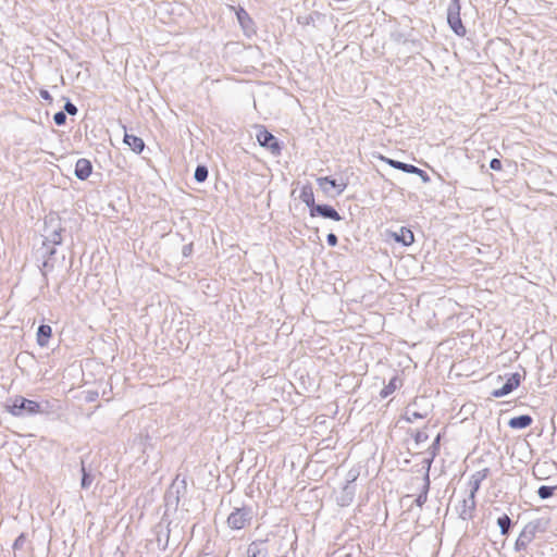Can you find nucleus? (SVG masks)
Here are the masks:
<instances>
[{"label": "nucleus", "mask_w": 557, "mask_h": 557, "mask_svg": "<svg viewBox=\"0 0 557 557\" xmlns=\"http://www.w3.org/2000/svg\"><path fill=\"white\" fill-rule=\"evenodd\" d=\"M355 496V487L350 484H346L341 494L336 497L337 503L341 506H348Z\"/></svg>", "instance_id": "nucleus-12"}, {"label": "nucleus", "mask_w": 557, "mask_h": 557, "mask_svg": "<svg viewBox=\"0 0 557 557\" xmlns=\"http://www.w3.org/2000/svg\"><path fill=\"white\" fill-rule=\"evenodd\" d=\"M429 487H430V480H429V473L426 472V474L423 478L422 491L416 498L417 506L422 507L425 504V502L428 499Z\"/></svg>", "instance_id": "nucleus-20"}, {"label": "nucleus", "mask_w": 557, "mask_h": 557, "mask_svg": "<svg viewBox=\"0 0 557 557\" xmlns=\"http://www.w3.org/2000/svg\"><path fill=\"white\" fill-rule=\"evenodd\" d=\"M556 94H557V91H556Z\"/></svg>", "instance_id": "nucleus-37"}, {"label": "nucleus", "mask_w": 557, "mask_h": 557, "mask_svg": "<svg viewBox=\"0 0 557 557\" xmlns=\"http://www.w3.org/2000/svg\"><path fill=\"white\" fill-rule=\"evenodd\" d=\"M460 1L451 0L447 8V22L451 30L459 37H463L467 33L466 27L462 25L460 18Z\"/></svg>", "instance_id": "nucleus-2"}, {"label": "nucleus", "mask_w": 557, "mask_h": 557, "mask_svg": "<svg viewBox=\"0 0 557 557\" xmlns=\"http://www.w3.org/2000/svg\"><path fill=\"white\" fill-rule=\"evenodd\" d=\"M53 121L57 125H63L66 121V115L64 112H57L53 116Z\"/></svg>", "instance_id": "nucleus-27"}, {"label": "nucleus", "mask_w": 557, "mask_h": 557, "mask_svg": "<svg viewBox=\"0 0 557 557\" xmlns=\"http://www.w3.org/2000/svg\"><path fill=\"white\" fill-rule=\"evenodd\" d=\"M520 384V374L512 373L509 377H507L506 383L500 387L493 392L494 397H504L510 394L515 388H517Z\"/></svg>", "instance_id": "nucleus-6"}, {"label": "nucleus", "mask_w": 557, "mask_h": 557, "mask_svg": "<svg viewBox=\"0 0 557 557\" xmlns=\"http://www.w3.org/2000/svg\"><path fill=\"white\" fill-rule=\"evenodd\" d=\"M38 411L39 405L36 401L23 397L15 398L12 406H10V412L14 416H21L23 412L36 413Z\"/></svg>", "instance_id": "nucleus-4"}, {"label": "nucleus", "mask_w": 557, "mask_h": 557, "mask_svg": "<svg viewBox=\"0 0 557 557\" xmlns=\"http://www.w3.org/2000/svg\"><path fill=\"white\" fill-rule=\"evenodd\" d=\"M91 170L92 166L89 160L84 158L77 160L75 164V175L78 180L84 181L88 178L91 174Z\"/></svg>", "instance_id": "nucleus-9"}, {"label": "nucleus", "mask_w": 557, "mask_h": 557, "mask_svg": "<svg viewBox=\"0 0 557 557\" xmlns=\"http://www.w3.org/2000/svg\"><path fill=\"white\" fill-rule=\"evenodd\" d=\"M83 478H82V487L88 488L92 483V478L86 472L85 468L82 467Z\"/></svg>", "instance_id": "nucleus-26"}, {"label": "nucleus", "mask_w": 557, "mask_h": 557, "mask_svg": "<svg viewBox=\"0 0 557 557\" xmlns=\"http://www.w3.org/2000/svg\"><path fill=\"white\" fill-rule=\"evenodd\" d=\"M326 240H327V244H329L330 246H336V244H337V237H336V235H335V234H333V233H330V234L327 235Z\"/></svg>", "instance_id": "nucleus-30"}, {"label": "nucleus", "mask_w": 557, "mask_h": 557, "mask_svg": "<svg viewBox=\"0 0 557 557\" xmlns=\"http://www.w3.org/2000/svg\"><path fill=\"white\" fill-rule=\"evenodd\" d=\"M420 418H422V416H421L420 413H418V412H412L410 416H408V418H407V419H408V421L412 422L413 420H416V419H420Z\"/></svg>", "instance_id": "nucleus-33"}, {"label": "nucleus", "mask_w": 557, "mask_h": 557, "mask_svg": "<svg viewBox=\"0 0 557 557\" xmlns=\"http://www.w3.org/2000/svg\"><path fill=\"white\" fill-rule=\"evenodd\" d=\"M246 557H269V549L264 542H252L246 553Z\"/></svg>", "instance_id": "nucleus-10"}, {"label": "nucleus", "mask_w": 557, "mask_h": 557, "mask_svg": "<svg viewBox=\"0 0 557 557\" xmlns=\"http://www.w3.org/2000/svg\"><path fill=\"white\" fill-rule=\"evenodd\" d=\"M420 440H422V436H421V434H418L417 441H420Z\"/></svg>", "instance_id": "nucleus-35"}, {"label": "nucleus", "mask_w": 557, "mask_h": 557, "mask_svg": "<svg viewBox=\"0 0 557 557\" xmlns=\"http://www.w3.org/2000/svg\"><path fill=\"white\" fill-rule=\"evenodd\" d=\"M24 541H25L24 535H23V534H22V535H20V536L15 540V542H14V544H13V547H14V548H20V547H22V545H23Z\"/></svg>", "instance_id": "nucleus-31"}, {"label": "nucleus", "mask_w": 557, "mask_h": 557, "mask_svg": "<svg viewBox=\"0 0 557 557\" xmlns=\"http://www.w3.org/2000/svg\"><path fill=\"white\" fill-rule=\"evenodd\" d=\"M317 182L324 193H329L327 186L338 187L337 194H342L346 188V184H337L335 180H332L330 177H319L317 178Z\"/></svg>", "instance_id": "nucleus-15"}, {"label": "nucleus", "mask_w": 557, "mask_h": 557, "mask_svg": "<svg viewBox=\"0 0 557 557\" xmlns=\"http://www.w3.org/2000/svg\"><path fill=\"white\" fill-rule=\"evenodd\" d=\"M497 524L500 528L502 534H507L511 524V521L508 516L504 515L498 518Z\"/></svg>", "instance_id": "nucleus-23"}, {"label": "nucleus", "mask_w": 557, "mask_h": 557, "mask_svg": "<svg viewBox=\"0 0 557 557\" xmlns=\"http://www.w3.org/2000/svg\"><path fill=\"white\" fill-rule=\"evenodd\" d=\"M169 530L164 528L162 524L157 527V542L158 546L162 549H165L169 544Z\"/></svg>", "instance_id": "nucleus-19"}, {"label": "nucleus", "mask_w": 557, "mask_h": 557, "mask_svg": "<svg viewBox=\"0 0 557 557\" xmlns=\"http://www.w3.org/2000/svg\"><path fill=\"white\" fill-rule=\"evenodd\" d=\"M299 197L310 208V210L313 209V206H317L314 203V195L311 185H304Z\"/></svg>", "instance_id": "nucleus-17"}, {"label": "nucleus", "mask_w": 557, "mask_h": 557, "mask_svg": "<svg viewBox=\"0 0 557 557\" xmlns=\"http://www.w3.org/2000/svg\"><path fill=\"white\" fill-rule=\"evenodd\" d=\"M399 379L396 376L391 379L389 383L381 391V396L387 397L394 393L399 387Z\"/></svg>", "instance_id": "nucleus-21"}, {"label": "nucleus", "mask_w": 557, "mask_h": 557, "mask_svg": "<svg viewBox=\"0 0 557 557\" xmlns=\"http://www.w3.org/2000/svg\"><path fill=\"white\" fill-rule=\"evenodd\" d=\"M555 487H550V486H546V485H542L539 491H537V494L539 496L542 498V499H546L548 497H550L553 495V492H554Z\"/></svg>", "instance_id": "nucleus-25"}, {"label": "nucleus", "mask_w": 557, "mask_h": 557, "mask_svg": "<svg viewBox=\"0 0 557 557\" xmlns=\"http://www.w3.org/2000/svg\"><path fill=\"white\" fill-rule=\"evenodd\" d=\"M53 222H55V219L54 218H49L47 221H46V239L50 243H52L53 245H60L61 242H62V236H61V232H62V228L57 225L55 227H52L51 232H49V228L52 226Z\"/></svg>", "instance_id": "nucleus-8"}, {"label": "nucleus", "mask_w": 557, "mask_h": 557, "mask_svg": "<svg viewBox=\"0 0 557 557\" xmlns=\"http://www.w3.org/2000/svg\"><path fill=\"white\" fill-rule=\"evenodd\" d=\"M257 140L262 147H267L273 154H278L281 151V147L276 140V138L268 132L265 128L261 127L257 133Z\"/></svg>", "instance_id": "nucleus-5"}, {"label": "nucleus", "mask_w": 557, "mask_h": 557, "mask_svg": "<svg viewBox=\"0 0 557 557\" xmlns=\"http://www.w3.org/2000/svg\"><path fill=\"white\" fill-rule=\"evenodd\" d=\"M416 174L419 175L424 183H429L430 182L429 175L423 170L420 169V172L416 173Z\"/></svg>", "instance_id": "nucleus-32"}, {"label": "nucleus", "mask_w": 557, "mask_h": 557, "mask_svg": "<svg viewBox=\"0 0 557 557\" xmlns=\"http://www.w3.org/2000/svg\"><path fill=\"white\" fill-rule=\"evenodd\" d=\"M532 423V418L528 414L511 418L508 425L512 429H525Z\"/></svg>", "instance_id": "nucleus-18"}, {"label": "nucleus", "mask_w": 557, "mask_h": 557, "mask_svg": "<svg viewBox=\"0 0 557 557\" xmlns=\"http://www.w3.org/2000/svg\"><path fill=\"white\" fill-rule=\"evenodd\" d=\"M380 159L383 160L384 162H386L387 164H389L392 168L400 170V171L406 172V173L414 174V173H419L420 172V169L414 166V165H412V164H407V163H404V162H400V161L388 159V158L383 157V156H381Z\"/></svg>", "instance_id": "nucleus-11"}, {"label": "nucleus", "mask_w": 557, "mask_h": 557, "mask_svg": "<svg viewBox=\"0 0 557 557\" xmlns=\"http://www.w3.org/2000/svg\"><path fill=\"white\" fill-rule=\"evenodd\" d=\"M490 168L494 171H500L502 170V162L499 159H492L490 162Z\"/></svg>", "instance_id": "nucleus-29"}, {"label": "nucleus", "mask_w": 557, "mask_h": 557, "mask_svg": "<svg viewBox=\"0 0 557 557\" xmlns=\"http://www.w3.org/2000/svg\"><path fill=\"white\" fill-rule=\"evenodd\" d=\"M237 18H238V22L240 23L242 27L245 30H249L250 29V25L252 24V21H251V18L249 17L248 13L245 10L240 9L237 12Z\"/></svg>", "instance_id": "nucleus-22"}, {"label": "nucleus", "mask_w": 557, "mask_h": 557, "mask_svg": "<svg viewBox=\"0 0 557 557\" xmlns=\"http://www.w3.org/2000/svg\"><path fill=\"white\" fill-rule=\"evenodd\" d=\"M194 176L197 182H205L208 177V169L205 165H198Z\"/></svg>", "instance_id": "nucleus-24"}, {"label": "nucleus", "mask_w": 557, "mask_h": 557, "mask_svg": "<svg viewBox=\"0 0 557 557\" xmlns=\"http://www.w3.org/2000/svg\"><path fill=\"white\" fill-rule=\"evenodd\" d=\"M393 237L396 242L401 243L405 246L411 245L414 240L413 233L406 227H400L398 232L393 234Z\"/></svg>", "instance_id": "nucleus-13"}, {"label": "nucleus", "mask_w": 557, "mask_h": 557, "mask_svg": "<svg viewBox=\"0 0 557 557\" xmlns=\"http://www.w3.org/2000/svg\"><path fill=\"white\" fill-rule=\"evenodd\" d=\"M438 441H440V435H437V436H436V438H435V444H437V443H438Z\"/></svg>", "instance_id": "nucleus-36"}, {"label": "nucleus", "mask_w": 557, "mask_h": 557, "mask_svg": "<svg viewBox=\"0 0 557 557\" xmlns=\"http://www.w3.org/2000/svg\"><path fill=\"white\" fill-rule=\"evenodd\" d=\"M310 214L314 216L315 214L322 215L323 218L332 219L334 221L342 220L338 212L327 205H317L313 206V209L310 210Z\"/></svg>", "instance_id": "nucleus-7"}, {"label": "nucleus", "mask_w": 557, "mask_h": 557, "mask_svg": "<svg viewBox=\"0 0 557 557\" xmlns=\"http://www.w3.org/2000/svg\"><path fill=\"white\" fill-rule=\"evenodd\" d=\"M40 97L45 100H51V96L47 90H40Z\"/></svg>", "instance_id": "nucleus-34"}, {"label": "nucleus", "mask_w": 557, "mask_h": 557, "mask_svg": "<svg viewBox=\"0 0 557 557\" xmlns=\"http://www.w3.org/2000/svg\"><path fill=\"white\" fill-rule=\"evenodd\" d=\"M481 479L473 475L469 482V494L458 502L456 511L463 520L470 519L475 508V493L480 488Z\"/></svg>", "instance_id": "nucleus-1"}, {"label": "nucleus", "mask_w": 557, "mask_h": 557, "mask_svg": "<svg viewBox=\"0 0 557 557\" xmlns=\"http://www.w3.org/2000/svg\"><path fill=\"white\" fill-rule=\"evenodd\" d=\"M124 143L136 153H140L145 148L144 140L134 135L125 134Z\"/></svg>", "instance_id": "nucleus-14"}, {"label": "nucleus", "mask_w": 557, "mask_h": 557, "mask_svg": "<svg viewBox=\"0 0 557 557\" xmlns=\"http://www.w3.org/2000/svg\"><path fill=\"white\" fill-rule=\"evenodd\" d=\"M52 329L50 325L42 324L38 327L37 332V343L39 346L45 347L48 344L49 338L51 337Z\"/></svg>", "instance_id": "nucleus-16"}, {"label": "nucleus", "mask_w": 557, "mask_h": 557, "mask_svg": "<svg viewBox=\"0 0 557 557\" xmlns=\"http://www.w3.org/2000/svg\"><path fill=\"white\" fill-rule=\"evenodd\" d=\"M64 110L70 114V115H75L77 113V108L75 104H73L72 102L67 101L64 106Z\"/></svg>", "instance_id": "nucleus-28"}, {"label": "nucleus", "mask_w": 557, "mask_h": 557, "mask_svg": "<svg viewBox=\"0 0 557 557\" xmlns=\"http://www.w3.org/2000/svg\"><path fill=\"white\" fill-rule=\"evenodd\" d=\"M251 511L247 508H237L227 518V524L233 530H240L249 523Z\"/></svg>", "instance_id": "nucleus-3"}]
</instances>
